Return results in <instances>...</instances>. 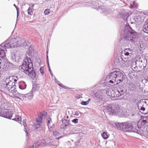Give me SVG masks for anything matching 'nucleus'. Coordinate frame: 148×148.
I'll return each instance as SVG.
<instances>
[{
    "mask_svg": "<svg viewBox=\"0 0 148 148\" xmlns=\"http://www.w3.org/2000/svg\"><path fill=\"white\" fill-rule=\"evenodd\" d=\"M27 43L25 39L18 36L15 38L10 37L0 45V58L1 59L5 58V51L6 49L26 46Z\"/></svg>",
    "mask_w": 148,
    "mask_h": 148,
    "instance_id": "1",
    "label": "nucleus"
},
{
    "mask_svg": "<svg viewBox=\"0 0 148 148\" xmlns=\"http://www.w3.org/2000/svg\"><path fill=\"white\" fill-rule=\"evenodd\" d=\"M122 38L128 41V42L134 43L137 41L138 38L137 33L127 23L124 29L120 32Z\"/></svg>",
    "mask_w": 148,
    "mask_h": 148,
    "instance_id": "2",
    "label": "nucleus"
},
{
    "mask_svg": "<svg viewBox=\"0 0 148 148\" xmlns=\"http://www.w3.org/2000/svg\"><path fill=\"white\" fill-rule=\"evenodd\" d=\"M21 70L32 78L35 77L36 73L34 70L32 63L29 58L27 57L24 60L21 66Z\"/></svg>",
    "mask_w": 148,
    "mask_h": 148,
    "instance_id": "3",
    "label": "nucleus"
},
{
    "mask_svg": "<svg viewBox=\"0 0 148 148\" xmlns=\"http://www.w3.org/2000/svg\"><path fill=\"white\" fill-rule=\"evenodd\" d=\"M125 74L119 71H114L110 73L106 77V80H108L109 83L113 84V85L123 82L125 79Z\"/></svg>",
    "mask_w": 148,
    "mask_h": 148,
    "instance_id": "4",
    "label": "nucleus"
},
{
    "mask_svg": "<svg viewBox=\"0 0 148 148\" xmlns=\"http://www.w3.org/2000/svg\"><path fill=\"white\" fill-rule=\"evenodd\" d=\"M12 83L10 82L8 84L5 85V87L6 89H9L10 93L9 94L10 95L13 97H16L17 98L21 99L19 97H22L23 98H27L29 99H31L33 97V91L31 90L29 93L25 94H23L19 93L17 90L15 89V88L14 86H12Z\"/></svg>",
    "mask_w": 148,
    "mask_h": 148,
    "instance_id": "5",
    "label": "nucleus"
},
{
    "mask_svg": "<svg viewBox=\"0 0 148 148\" xmlns=\"http://www.w3.org/2000/svg\"><path fill=\"white\" fill-rule=\"evenodd\" d=\"M106 109L110 115H114L121 117L123 114L121 108L115 104H112L106 107Z\"/></svg>",
    "mask_w": 148,
    "mask_h": 148,
    "instance_id": "6",
    "label": "nucleus"
},
{
    "mask_svg": "<svg viewBox=\"0 0 148 148\" xmlns=\"http://www.w3.org/2000/svg\"><path fill=\"white\" fill-rule=\"evenodd\" d=\"M139 123V122L138 123L136 129H133V132L144 136L146 134V133L148 131V126L147 125L142 126L141 127H139L138 126Z\"/></svg>",
    "mask_w": 148,
    "mask_h": 148,
    "instance_id": "7",
    "label": "nucleus"
},
{
    "mask_svg": "<svg viewBox=\"0 0 148 148\" xmlns=\"http://www.w3.org/2000/svg\"><path fill=\"white\" fill-rule=\"evenodd\" d=\"M145 19H148V14L142 12H140L136 14L134 17V20L137 22H142Z\"/></svg>",
    "mask_w": 148,
    "mask_h": 148,
    "instance_id": "8",
    "label": "nucleus"
},
{
    "mask_svg": "<svg viewBox=\"0 0 148 148\" xmlns=\"http://www.w3.org/2000/svg\"><path fill=\"white\" fill-rule=\"evenodd\" d=\"M105 91L106 90L104 89L99 90L95 94V97L99 102L102 103L105 101V97L103 95V94L105 93Z\"/></svg>",
    "mask_w": 148,
    "mask_h": 148,
    "instance_id": "9",
    "label": "nucleus"
},
{
    "mask_svg": "<svg viewBox=\"0 0 148 148\" xmlns=\"http://www.w3.org/2000/svg\"><path fill=\"white\" fill-rule=\"evenodd\" d=\"M0 60L1 61L0 62V64L3 65V69H5V70L8 69H11L14 68L15 66L14 65L10 62L5 58L2 59H0Z\"/></svg>",
    "mask_w": 148,
    "mask_h": 148,
    "instance_id": "10",
    "label": "nucleus"
},
{
    "mask_svg": "<svg viewBox=\"0 0 148 148\" xmlns=\"http://www.w3.org/2000/svg\"><path fill=\"white\" fill-rule=\"evenodd\" d=\"M22 56L19 51H16L12 54L11 59L13 62H18L22 60Z\"/></svg>",
    "mask_w": 148,
    "mask_h": 148,
    "instance_id": "11",
    "label": "nucleus"
},
{
    "mask_svg": "<svg viewBox=\"0 0 148 148\" xmlns=\"http://www.w3.org/2000/svg\"><path fill=\"white\" fill-rule=\"evenodd\" d=\"M13 114V112L8 110L2 112L0 108V116L3 117L11 119Z\"/></svg>",
    "mask_w": 148,
    "mask_h": 148,
    "instance_id": "12",
    "label": "nucleus"
},
{
    "mask_svg": "<svg viewBox=\"0 0 148 148\" xmlns=\"http://www.w3.org/2000/svg\"><path fill=\"white\" fill-rule=\"evenodd\" d=\"M124 131H126V130H131L133 132V129L136 128L137 124H135L132 126L131 123L128 122H124Z\"/></svg>",
    "mask_w": 148,
    "mask_h": 148,
    "instance_id": "13",
    "label": "nucleus"
},
{
    "mask_svg": "<svg viewBox=\"0 0 148 148\" xmlns=\"http://www.w3.org/2000/svg\"><path fill=\"white\" fill-rule=\"evenodd\" d=\"M127 88L124 86H122L121 87L117 89L116 91L117 97H119L121 95H123L126 92Z\"/></svg>",
    "mask_w": 148,
    "mask_h": 148,
    "instance_id": "14",
    "label": "nucleus"
},
{
    "mask_svg": "<svg viewBox=\"0 0 148 148\" xmlns=\"http://www.w3.org/2000/svg\"><path fill=\"white\" fill-rule=\"evenodd\" d=\"M47 115V113L45 112H43L39 114L38 117L36 118L37 123L41 124L42 123L43 119L45 118Z\"/></svg>",
    "mask_w": 148,
    "mask_h": 148,
    "instance_id": "15",
    "label": "nucleus"
},
{
    "mask_svg": "<svg viewBox=\"0 0 148 148\" xmlns=\"http://www.w3.org/2000/svg\"><path fill=\"white\" fill-rule=\"evenodd\" d=\"M129 13L126 12L124 10H121V12L119 14V16L124 20H127L129 16Z\"/></svg>",
    "mask_w": 148,
    "mask_h": 148,
    "instance_id": "16",
    "label": "nucleus"
},
{
    "mask_svg": "<svg viewBox=\"0 0 148 148\" xmlns=\"http://www.w3.org/2000/svg\"><path fill=\"white\" fill-rule=\"evenodd\" d=\"M121 51H119V52L121 53V57H123L124 55H131V52L132 49L130 48L126 49L122 51V49L121 48Z\"/></svg>",
    "mask_w": 148,
    "mask_h": 148,
    "instance_id": "17",
    "label": "nucleus"
},
{
    "mask_svg": "<svg viewBox=\"0 0 148 148\" xmlns=\"http://www.w3.org/2000/svg\"><path fill=\"white\" fill-rule=\"evenodd\" d=\"M42 141H36L31 146L27 148H40L42 147L43 145L42 144Z\"/></svg>",
    "mask_w": 148,
    "mask_h": 148,
    "instance_id": "18",
    "label": "nucleus"
},
{
    "mask_svg": "<svg viewBox=\"0 0 148 148\" xmlns=\"http://www.w3.org/2000/svg\"><path fill=\"white\" fill-rule=\"evenodd\" d=\"M105 92L108 95L112 97H117L116 92H115L113 90H106Z\"/></svg>",
    "mask_w": 148,
    "mask_h": 148,
    "instance_id": "19",
    "label": "nucleus"
},
{
    "mask_svg": "<svg viewBox=\"0 0 148 148\" xmlns=\"http://www.w3.org/2000/svg\"><path fill=\"white\" fill-rule=\"evenodd\" d=\"M63 124L61 126V128L62 129H66L67 127L70 125L69 124V121L68 120H67L65 119L62 120Z\"/></svg>",
    "mask_w": 148,
    "mask_h": 148,
    "instance_id": "20",
    "label": "nucleus"
},
{
    "mask_svg": "<svg viewBox=\"0 0 148 148\" xmlns=\"http://www.w3.org/2000/svg\"><path fill=\"white\" fill-rule=\"evenodd\" d=\"M127 86L129 90L133 91L136 89V85L135 84L130 82L127 83Z\"/></svg>",
    "mask_w": 148,
    "mask_h": 148,
    "instance_id": "21",
    "label": "nucleus"
},
{
    "mask_svg": "<svg viewBox=\"0 0 148 148\" xmlns=\"http://www.w3.org/2000/svg\"><path fill=\"white\" fill-rule=\"evenodd\" d=\"M124 123H119L117 122L115 123V126L119 130H122L124 131Z\"/></svg>",
    "mask_w": 148,
    "mask_h": 148,
    "instance_id": "22",
    "label": "nucleus"
},
{
    "mask_svg": "<svg viewBox=\"0 0 148 148\" xmlns=\"http://www.w3.org/2000/svg\"><path fill=\"white\" fill-rule=\"evenodd\" d=\"M90 5L89 6H91L92 8L95 9H98L99 7L98 2L93 1L90 2Z\"/></svg>",
    "mask_w": 148,
    "mask_h": 148,
    "instance_id": "23",
    "label": "nucleus"
},
{
    "mask_svg": "<svg viewBox=\"0 0 148 148\" xmlns=\"http://www.w3.org/2000/svg\"><path fill=\"white\" fill-rule=\"evenodd\" d=\"M121 58L124 62H129L131 60L130 55H124L123 57H121Z\"/></svg>",
    "mask_w": 148,
    "mask_h": 148,
    "instance_id": "24",
    "label": "nucleus"
},
{
    "mask_svg": "<svg viewBox=\"0 0 148 148\" xmlns=\"http://www.w3.org/2000/svg\"><path fill=\"white\" fill-rule=\"evenodd\" d=\"M18 85L19 88L21 90H24L25 89L26 87V85L25 82L23 81L20 82Z\"/></svg>",
    "mask_w": 148,
    "mask_h": 148,
    "instance_id": "25",
    "label": "nucleus"
},
{
    "mask_svg": "<svg viewBox=\"0 0 148 148\" xmlns=\"http://www.w3.org/2000/svg\"><path fill=\"white\" fill-rule=\"evenodd\" d=\"M14 79V82H12L11 81H10V82L8 81V82H6V83L5 84H3V87L4 88V89L5 90H6V91L8 90L10 92L9 90H8L9 89H6V87H5V86L7 85L10 82H11L12 83V84H13L12 85V87H13L14 86V87L16 88L15 86H16V85H15V82L17 81V80H16V79ZM15 89H16V88H15Z\"/></svg>",
    "mask_w": 148,
    "mask_h": 148,
    "instance_id": "26",
    "label": "nucleus"
},
{
    "mask_svg": "<svg viewBox=\"0 0 148 148\" xmlns=\"http://www.w3.org/2000/svg\"><path fill=\"white\" fill-rule=\"evenodd\" d=\"M22 123L24 127V130L26 133V136H28V132L27 131V125L26 123V121L24 119Z\"/></svg>",
    "mask_w": 148,
    "mask_h": 148,
    "instance_id": "27",
    "label": "nucleus"
},
{
    "mask_svg": "<svg viewBox=\"0 0 148 148\" xmlns=\"http://www.w3.org/2000/svg\"><path fill=\"white\" fill-rule=\"evenodd\" d=\"M142 30L148 34V22L145 23L144 25Z\"/></svg>",
    "mask_w": 148,
    "mask_h": 148,
    "instance_id": "28",
    "label": "nucleus"
},
{
    "mask_svg": "<svg viewBox=\"0 0 148 148\" xmlns=\"http://www.w3.org/2000/svg\"><path fill=\"white\" fill-rule=\"evenodd\" d=\"M53 135L56 137V138L57 139L63 137L64 136H60V134L58 132L56 131L54 132L53 133Z\"/></svg>",
    "mask_w": 148,
    "mask_h": 148,
    "instance_id": "29",
    "label": "nucleus"
},
{
    "mask_svg": "<svg viewBox=\"0 0 148 148\" xmlns=\"http://www.w3.org/2000/svg\"><path fill=\"white\" fill-rule=\"evenodd\" d=\"M39 88L40 85L38 84L33 85L31 90L34 92L36 91H38L39 89Z\"/></svg>",
    "mask_w": 148,
    "mask_h": 148,
    "instance_id": "30",
    "label": "nucleus"
},
{
    "mask_svg": "<svg viewBox=\"0 0 148 148\" xmlns=\"http://www.w3.org/2000/svg\"><path fill=\"white\" fill-rule=\"evenodd\" d=\"M34 127L35 129L38 130H40L43 128V126L41 124V123H37L35 125Z\"/></svg>",
    "mask_w": 148,
    "mask_h": 148,
    "instance_id": "31",
    "label": "nucleus"
},
{
    "mask_svg": "<svg viewBox=\"0 0 148 148\" xmlns=\"http://www.w3.org/2000/svg\"><path fill=\"white\" fill-rule=\"evenodd\" d=\"M79 5L80 7H88L90 5V2H88L86 3H81L79 4Z\"/></svg>",
    "mask_w": 148,
    "mask_h": 148,
    "instance_id": "32",
    "label": "nucleus"
},
{
    "mask_svg": "<svg viewBox=\"0 0 148 148\" xmlns=\"http://www.w3.org/2000/svg\"><path fill=\"white\" fill-rule=\"evenodd\" d=\"M101 136L104 139H106L108 138V135L105 132H104L101 134Z\"/></svg>",
    "mask_w": 148,
    "mask_h": 148,
    "instance_id": "33",
    "label": "nucleus"
},
{
    "mask_svg": "<svg viewBox=\"0 0 148 148\" xmlns=\"http://www.w3.org/2000/svg\"><path fill=\"white\" fill-rule=\"evenodd\" d=\"M139 60L140 62L141 63H145L146 61L147 62V60L145 58V57L142 58L140 57L139 59Z\"/></svg>",
    "mask_w": 148,
    "mask_h": 148,
    "instance_id": "34",
    "label": "nucleus"
},
{
    "mask_svg": "<svg viewBox=\"0 0 148 148\" xmlns=\"http://www.w3.org/2000/svg\"><path fill=\"white\" fill-rule=\"evenodd\" d=\"M12 120L16 121H21V117L18 116H16L15 118L14 119H12Z\"/></svg>",
    "mask_w": 148,
    "mask_h": 148,
    "instance_id": "35",
    "label": "nucleus"
},
{
    "mask_svg": "<svg viewBox=\"0 0 148 148\" xmlns=\"http://www.w3.org/2000/svg\"><path fill=\"white\" fill-rule=\"evenodd\" d=\"M148 119H147V121L145 120L144 119H143L141 123H140H140V124L142 125V126H144V125H145L146 123L148 122ZM140 123V122H139Z\"/></svg>",
    "mask_w": 148,
    "mask_h": 148,
    "instance_id": "36",
    "label": "nucleus"
},
{
    "mask_svg": "<svg viewBox=\"0 0 148 148\" xmlns=\"http://www.w3.org/2000/svg\"><path fill=\"white\" fill-rule=\"evenodd\" d=\"M130 6L131 8H137V6L136 4V2H133V4H130Z\"/></svg>",
    "mask_w": 148,
    "mask_h": 148,
    "instance_id": "37",
    "label": "nucleus"
},
{
    "mask_svg": "<svg viewBox=\"0 0 148 148\" xmlns=\"http://www.w3.org/2000/svg\"><path fill=\"white\" fill-rule=\"evenodd\" d=\"M75 115L76 116L80 117L81 116V113L79 111H77L75 112Z\"/></svg>",
    "mask_w": 148,
    "mask_h": 148,
    "instance_id": "38",
    "label": "nucleus"
},
{
    "mask_svg": "<svg viewBox=\"0 0 148 148\" xmlns=\"http://www.w3.org/2000/svg\"><path fill=\"white\" fill-rule=\"evenodd\" d=\"M109 81L108 80H106V79H105V81L103 83L102 85L104 86H107L108 85V84H109Z\"/></svg>",
    "mask_w": 148,
    "mask_h": 148,
    "instance_id": "39",
    "label": "nucleus"
},
{
    "mask_svg": "<svg viewBox=\"0 0 148 148\" xmlns=\"http://www.w3.org/2000/svg\"><path fill=\"white\" fill-rule=\"evenodd\" d=\"M51 123L47 124L48 127L49 128V131L51 132L52 131V128L53 127V124H52V125H51Z\"/></svg>",
    "mask_w": 148,
    "mask_h": 148,
    "instance_id": "40",
    "label": "nucleus"
},
{
    "mask_svg": "<svg viewBox=\"0 0 148 148\" xmlns=\"http://www.w3.org/2000/svg\"><path fill=\"white\" fill-rule=\"evenodd\" d=\"M27 13L29 14L30 15H32L33 14L32 9L30 7L27 10Z\"/></svg>",
    "mask_w": 148,
    "mask_h": 148,
    "instance_id": "41",
    "label": "nucleus"
},
{
    "mask_svg": "<svg viewBox=\"0 0 148 148\" xmlns=\"http://www.w3.org/2000/svg\"><path fill=\"white\" fill-rule=\"evenodd\" d=\"M33 51L32 48L29 47V49L28 51H27V53L29 54V55H31Z\"/></svg>",
    "mask_w": 148,
    "mask_h": 148,
    "instance_id": "42",
    "label": "nucleus"
},
{
    "mask_svg": "<svg viewBox=\"0 0 148 148\" xmlns=\"http://www.w3.org/2000/svg\"><path fill=\"white\" fill-rule=\"evenodd\" d=\"M46 60H47V64H48V68H49V71L50 72H51V70L50 69V67L49 65V64L48 56V55H47V56Z\"/></svg>",
    "mask_w": 148,
    "mask_h": 148,
    "instance_id": "43",
    "label": "nucleus"
},
{
    "mask_svg": "<svg viewBox=\"0 0 148 148\" xmlns=\"http://www.w3.org/2000/svg\"><path fill=\"white\" fill-rule=\"evenodd\" d=\"M89 103V101H82L81 102V104L83 105H86Z\"/></svg>",
    "mask_w": 148,
    "mask_h": 148,
    "instance_id": "44",
    "label": "nucleus"
},
{
    "mask_svg": "<svg viewBox=\"0 0 148 148\" xmlns=\"http://www.w3.org/2000/svg\"><path fill=\"white\" fill-rule=\"evenodd\" d=\"M50 10L49 9H46L44 12V13L45 15H47L50 13Z\"/></svg>",
    "mask_w": 148,
    "mask_h": 148,
    "instance_id": "45",
    "label": "nucleus"
},
{
    "mask_svg": "<svg viewBox=\"0 0 148 148\" xmlns=\"http://www.w3.org/2000/svg\"><path fill=\"white\" fill-rule=\"evenodd\" d=\"M44 67H41L40 69V73L43 75L44 74Z\"/></svg>",
    "mask_w": 148,
    "mask_h": 148,
    "instance_id": "46",
    "label": "nucleus"
},
{
    "mask_svg": "<svg viewBox=\"0 0 148 148\" xmlns=\"http://www.w3.org/2000/svg\"><path fill=\"white\" fill-rule=\"evenodd\" d=\"M72 121L75 124L77 123L78 122V119H74L72 120Z\"/></svg>",
    "mask_w": 148,
    "mask_h": 148,
    "instance_id": "47",
    "label": "nucleus"
},
{
    "mask_svg": "<svg viewBox=\"0 0 148 148\" xmlns=\"http://www.w3.org/2000/svg\"><path fill=\"white\" fill-rule=\"evenodd\" d=\"M58 85L59 86H60L62 87V88H67V87L66 86H65L64 85H63L61 83V84H58Z\"/></svg>",
    "mask_w": 148,
    "mask_h": 148,
    "instance_id": "48",
    "label": "nucleus"
},
{
    "mask_svg": "<svg viewBox=\"0 0 148 148\" xmlns=\"http://www.w3.org/2000/svg\"><path fill=\"white\" fill-rule=\"evenodd\" d=\"M110 12L109 11H108V10H106L105 11L103 12L104 14L106 15H107L109 13H110Z\"/></svg>",
    "mask_w": 148,
    "mask_h": 148,
    "instance_id": "49",
    "label": "nucleus"
},
{
    "mask_svg": "<svg viewBox=\"0 0 148 148\" xmlns=\"http://www.w3.org/2000/svg\"><path fill=\"white\" fill-rule=\"evenodd\" d=\"M138 109L141 110L142 111H144L145 110V109L144 107H138Z\"/></svg>",
    "mask_w": 148,
    "mask_h": 148,
    "instance_id": "50",
    "label": "nucleus"
},
{
    "mask_svg": "<svg viewBox=\"0 0 148 148\" xmlns=\"http://www.w3.org/2000/svg\"><path fill=\"white\" fill-rule=\"evenodd\" d=\"M16 10L17 11V18H18L19 15V8H16Z\"/></svg>",
    "mask_w": 148,
    "mask_h": 148,
    "instance_id": "51",
    "label": "nucleus"
},
{
    "mask_svg": "<svg viewBox=\"0 0 148 148\" xmlns=\"http://www.w3.org/2000/svg\"><path fill=\"white\" fill-rule=\"evenodd\" d=\"M144 80L145 81V82L146 83L148 82V77L145 78Z\"/></svg>",
    "mask_w": 148,
    "mask_h": 148,
    "instance_id": "52",
    "label": "nucleus"
},
{
    "mask_svg": "<svg viewBox=\"0 0 148 148\" xmlns=\"http://www.w3.org/2000/svg\"><path fill=\"white\" fill-rule=\"evenodd\" d=\"M148 119V116H145L143 118V119H144L145 120H147V119Z\"/></svg>",
    "mask_w": 148,
    "mask_h": 148,
    "instance_id": "53",
    "label": "nucleus"
},
{
    "mask_svg": "<svg viewBox=\"0 0 148 148\" xmlns=\"http://www.w3.org/2000/svg\"><path fill=\"white\" fill-rule=\"evenodd\" d=\"M51 119L50 118V119H49V120H48L47 124H49V123H51Z\"/></svg>",
    "mask_w": 148,
    "mask_h": 148,
    "instance_id": "54",
    "label": "nucleus"
},
{
    "mask_svg": "<svg viewBox=\"0 0 148 148\" xmlns=\"http://www.w3.org/2000/svg\"><path fill=\"white\" fill-rule=\"evenodd\" d=\"M13 79H18V77L16 76H14L13 77Z\"/></svg>",
    "mask_w": 148,
    "mask_h": 148,
    "instance_id": "55",
    "label": "nucleus"
},
{
    "mask_svg": "<svg viewBox=\"0 0 148 148\" xmlns=\"http://www.w3.org/2000/svg\"><path fill=\"white\" fill-rule=\"evenodd\" d=\"M48 143H46V142H45V143H43V145H47V144Z\"/></svg>",
    "mask_w": 148,
    "mask_h": 148,
    "instance_id": "56",
    "label": "nucleus"
},
{
    "mask_svg": "<svg viewBox=\"0 0 148 148\" xmlns=\"http://www.w3.org/2000/svg\"><path fill=\"white\" fill-rule=\"evenodd\" d=\"M147 135H148V131L146 133V134H145V136H144L145 137H146V136Z\"/></svg>",
    "mask_w": 148,
    "mask_h": 148,
    "instance_id": "57",
    "label": "nucleus"
},
{
    "mask_svg": "<svg viewBox=\"0 0 148 148\" xmlns=\"http://www.w3.org/2000/svg\"><path fill=\"white\" fill-rule=\"evenodd\" d=\"M80 95H78L77 96L76 98L77 99H79L80 98Z\"/></svg>",
    "mask_w": 148,
    "mask_h": 148,
    "instance_id": "58",
    "label": "nucleus"
},
{
    "mask_svg": "<svg viewBox=\"0 0 148 148\" xmlns=\"http://www.w3.org/2000/svg\"><path fill=\"white\" fill-rule=\"evenodd\" d=\"M56 82H57V83L58 84H61V83L59 82V81H56Z\"/></svg>",
    "mask_w": 148,
    "mask_h": 148,
    "instance_id": "59",
    "label": "nucleus"
},
{
    "mask_svg": "<svg viewBox=\"0 0 148 148\" xmlns=\"http://www.w3.org/2000/svg\"><path fill=\"white\" fill-rule=\"evenodd\" d=\"M14 6L16 8H18V7H17L16 5H15V4H14Z\"/></svg>",
    "mask_w": 148,
    "mask_h": 148,
    "instance_id": "60",
    "label": "nucleus"
},
{
    "mask_svg": "<svg viewBox=\"0 0 148 148\" xmlns=\"http://www.w3.org/2000/svg\"><path fill=\"white\" fill-rule=\"evenodd\" d=\"M50 72V73L51 74L52 76L53 75V74H52V71H51V72Z\"/></svg>",
    "mask_w": 148,
    "mask_h": 148,
    "instance_id": "61",
    "label": "nucleus"
},
{
    "mask_svg": "<svg viewBox=\"0 0 148 148\" xmlns=\"http://www.w3.org/2000/svg\"><path fill=\"white\" fill-rule=\"evenodd\" d=\"M146 138H148V135H147L146 136Z\"/></svg>",
    "mask_w": 148,
    "mask_h": 148,
    "instance_id": "62",
    "label": "nucleus"
},
{
    "mask_svg": "<svg viewBox=\"0 0 148 148\" xmlns=\"http://www.w3.org/2000/svg\"><path fill=\"white\" fill-rule=\"evenodd\" d=\"M90 100V99H89L87 101H89V102Z\"/></svg>",
    "mask_w": 148,
    "mask_h": 148,
    "instance_id": "63",
    "label": "nucleus"
},
{
    "mask_svg": "<svg viewBox=\"0 0 148 148\" xmlns=\"http://www.w3.org/2000/svg\"><path fill=\"white\" fill-rule=\"evenodd\" d=\"M52 144V143H51V144H49V145H51Z\"/></svg>",
    "mask_w": 148,
    "mask_h": 148,
    "instance_id": "64",
    "label": "nucleus"
}]
</instances>
